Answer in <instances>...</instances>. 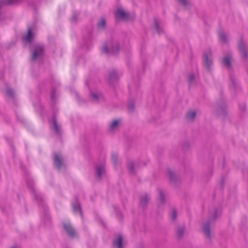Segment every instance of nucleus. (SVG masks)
Here are the masks:
<instances>
[{"label":"nucleus","instance_id":"f257e3e1","mask_svg":"<svg viewBox=\"0 0 248 248\" xmlns=\"http://www.w3.org/2000/svg\"><path fill=\"white\" fill-rule=\"evenodd\" d=\"M220 213L221 210L220 209L214 208L213 210H210L209 212V220L206 222L203 225V232L209 239H211V224L218 217Z\"/></svg>","mask_w":248,"mask_h":248},{"label":"nucleus","instance_id":"f03ea898","mask_svg":"<svg viewBox=\"0 0 248 248\" xmlns=\"http://www.w3.org/2000/svg\"><path fill=\"white\" fill-rule=\"evenodd\" d=\"M119 50V44L116 40H112L108 43H105L101 48L103 53L116 54Z\"/></svg>","mask_w":248,"mask_h":248},{"label":"nucleus","instance_id":"7ed1b4c3","mask_svg":"<svg viewBox=\"0 0 248 248\" xmlns=\"http://www.w3.org/2000/svg\"><path fill=\"white\" fill-rule=\"evenodd\" d=\"M44 53V47L41 45H35L31 51V61L33 62L37 60L41 59Z\"/></svg>","mask_w":248,"mask_h":248},{"label":"nucleus","instance_id":"20e7f679","mask_svg":"<svg viewBox=\"0 0 248 248\" xmlns=\"http://www.w3.org/2000/svg\"><path fill=\"white\" fill-rule=\"evenodd\" d=\"M27 183L31 189L33 196L39 202H42L43 198L40 193L35 189L34 183L31 180H27Z\"/></svg>","mask_w":248,"mask_h":248},{"label":"nucleus","instance_id":"39448f33","mask_svg":"<svg viewBox=\"0 0 248 248\" xmlns=\"http://www.w3.org/2000/svg\"><path fill=\"white\" fill-rule=\"evenodd\" d=\"M64 231L71 238H75L77 235V233L71 223L69 222H63L62 223Z\"/></svg>","mask_w":248,"mask_h":248},{"label":"nucleus","instance_id":"423d86ee","mask_svg":"<svg viewBox=\"0 0 248 248\" xmlns=\"http://www.w3.org/2000/svg\"><path fill=\"white\" fill-rule=\"evenodd\" d=\"M238 46L239 52L242 57V58L247 60L248 59V47L245 43H244L242 40L241 39L238 42Z\"/></svg>","mask_w":248,"mask_h":248},{"label":"nucleus","instance_id":"0eeeda50","mask_svg":"<svg viewBox=\"0 0 248 248\" xmlns=\"http://www.w3.org/2000/svg\"><path fill=\"white\" fill-rule=\"evenodd\" d=\"M203 61L205 68L208 70H210L213 65L212 54L210 51H209L208 54L206 53H204Z\"/></svg>","mask_w":248,"mask_h":248},{"label":"nucleus","instance_id":"6e6552de","mask_svg":"<svg viewBox=\"0 0 248 248\" xmlns=\"http://www.w3.org/2000/svg\"><path fill=\"white\" fill-rule=\"evenodd\" d=\"M141 165L145 166L146 164L143 162L141 163H135L133 161H130L127 163V169L130 173L135 174L137 170H138Z\"/></svg>","mask_w":248,"mask_h":248},{"label":"nucleus","instance_id":"1a4fd4ad","mask_svg":"<svg viewBox=\"0 0 248 248\" xmlns=\"http://www.w3.org/2000/svg\"><path fill=\"white\" fill-rule=\"evenodd\" d=\"M105 174V169L104 164H98L95 168V176L97 180H100Z\"/></svg>","mask_w":248,"mask_h":248},{"label":"nucleus","instance_id":"9d476101","mask_svg":"<svg viewBox=\"0 0 248 248\" xmlns=\"http://www.w3.org/2000/svg\"><path fill=\"white\" fill-rule=\"evenodd\" d=\"M231 83L230 87L231 91L236 92L239 89V85L237 82L236 78L232 73H230Z\"/></svg>","mask_w":248,"mask_h":248},{"label":"nucleus","instance_id":"9b49d317","mask_svg":"<svg viewBox=\"0 0 248 248\" xmlns=\"http://www.w3.org/2000/svg\"><path fill=\"white\" fill-rule=\"evenodd\" d=\"M72 206L73 211L75 212V213H79L81 216V217H82L83 214L81 210V205L78 200L77 198H76L75 201L72 202Z\"/></svg>","mask_w":248,"mask_h":248},{"label":"nucleus","instance_id":"f8f14e48","mask_svg":"<svg viewBox=\"0 0 248 248\" xmlns=\"http://www.w3.org/2000/svg\"><path fill=\"white\" fill-rule=\"evenodd\" d=\"M232 58L231 55H228L225 56L222 60L223 65L229 70H231L232 69Z\"/></svg>","mask_w":248,"mask_h":248},{"label":"nucleus","instance_id":"ddd939ff","mask_svg":"<svg viewBox=\"0 0 248 248\" xmlns=\"http://www.w3.org/2000/svg\"><path fill=\"white\" fill-rule=\"evenodd\" d=\"M90 97L94 103H98L104 99L103 95L100 93H96L91 92Z\"/></svg>","mask_w":248,"mask_h":248},{"label":"nucleus","instance_id":"4468645a","mask_svg":"<svg viewBox=\"0 0 248 248\" xmlns=\"http://www.w3.org/2000/svg\"><path fill=\"white\" fill-rule=\"evenodd\" d=\"M115 16L118 19H127L129 17V14L125 13L122 9H118L115 14Z\"/></svg>","mask_w":248,"mask_h":248},{"label":"nucleus","instance_id":"2eb2a0df","mask_svg":"<svg viewBox=\"0 0 248 248\" xmlns=\"http://www.w3.org/2000/svg\"><path fill=\"white\" fill-rule=\"evenodd\" d=\"M52 128L54 129L55 133L57 134H60L61 133L62 128L61 126L58 124L57 119L54 116L52 120Z\"/></svg>","mask_w":248,"mask_h":248},{"label":"nucleus","instance_id":"dca6fc26","mask_svg":"<svg viewBox=\"0 0 248 248\" xmlns=\"http://www.w3.org/2000/svg\"><path fill=\"white\" fill-rule=\"evenodd\" d=\"M118 76L115 70L110 71L108 78V80L110 84H113L117 80Z\"/></svg>","mask_w":248,"mask_h":248},{"label":"nucleus","instance_id":"f3484780","mask_svg":"<svg viewBox=\"0 0 248 248\" xmlns=\"http://www.w3.org/2000/svg\"><path fill=\"white\" fill-rule=\"evenodd\" d=\"M113 246L115 248H123V236L120 234L113 241Z\"/></svg>","mask_w":248,"mask_h":248},{"label":"nucleus","instance_id":"a211bd4d","mask_svg":"<svg viewBox=\"0 0 248 248\" xmlns=\"http://www.w3.org/2000/svg\"><path fill=\"white\" fill-rule=\"evenodd\" d=\"M54 164L58 169H60L62 166L61 158L56 153L54 154Z\"/></svg>","mask_w":248,"mask_h":248},{"label":"nucleus","instance_id":"6ab92c4d","mask_svg":"<svg viewBox=\"0 0 248 248\" xmlns=\"http://www.w3.org/2000/svg\"><path fill=\"white\" fill-rule=\"evenodd\" d=\"M149 197L147 194H144L141 196L140 203V206L143 208L146 207L149 201Z\"/></svg>","mask_w":248,"mask_h":248},{"label":"nucleus","instance_id":"aec40b11","mask_svg":"<svg viewBox=\"0 0 248 248\" xmlns=\"http://www.w3.org/2000/svg\"><path fill=\"white\" fill-rule=\"evenodd\" d=\"M226 113V108L225 105L219 106L217 107V113L218 115L225 116Z\"/></svg>","mask_w":248,"mask_h":248},{"label":"nucleus","instance_id":"412c9836","mask_svg":"<svg viewBox=\"0 0 248 248\" xmlns=\"http://www.w3.org/2000/svg\"><path fill=\"white\" fill-rule=\"evenodd\" d=\"M220 41L223 43H226L228 41V35L222 31L218 33Z\"/></svg>","mask_w":248,"mask_h":248},{"label":"nucleus","instance_id":"4be33fe9","mask_svg":"<svg viewBox=\"0 0 248 248\" xmlns=\"http://www.w3.org/2000/svg\"><path fill=\"white\" fill-rule=\"evenodd\" d=\"M158 192L159 194V202L160 204H163L165 202V198L164 191L161 189H158Z\"/></svg>","mask_w":248,"mask_h":248},{"label":"nucleus","instance_id":"5701e85b","mask_svg":"<svg viewBox=\"0 0 248 248\" xmlns=\"http://www.w3.org/2000/svg\"><path fill=\"white\" fill-rule=\"evenodd\" d=\"M168 174L170 181L175 183L177 180V176L174 172L170 170H168Z\"/></svg>","mask_w":248,"mask_h":248},{"label":"nucleus","instance_id":"b1692460","mask_svg":"<svg viewBox=\"0 0 248 248\" xmlns=\"http://www.w3.org/2000/svg\"><path fill=\"white\" fill-rule=\"evenodd\" d=\"M185 227L183 226H179L178 227L176 233L177 237L179 238H182L184 234Z\"/></svg>","mask_w":248,"mask_h":248},{"label":"nucleus","instance_id":"393cba45","mask_svg":"<svg viewBox=\"0 0 248 248\" xmlns=\"http://www.w3.org/2000/svg\"><path fill=\"white\" fill-rule=\"evenodd\" d=\"M33 33L31 29L28 30L27 34L25 37V40L28 42H31L32 40Z\"/></svg>","mask_w":248,"mask_h":248},{"label":"nucleus","instance_id":"a878e982","mask_svg":"<svg viewBox=\"0 0 248 248\" xmlns=\"http://www.w3.org/2000/svg\"><path fill=\"white\" fill-rule=\"evenodd\" d=\"M196 116V112L194 110L189 111L187 114L186 117L189 120H193Z\"/></svg>","mask_w":248,"mask_h":248},{"label":"nucleus","instance_id":"bb28decb","mask_svg":"<svg viewBox=\"0 0 248 248\" xmlns=\"http://www.w3.org/2000/svg\"><path fill=\"white\" fill-rule=\"evenodd\" d=\"M106 26V20L105 18L101 17L100 20L98 21L97 26L99 29H104Z\"/></svg>","mask_w":248,"mask_h":248},{"label":"nucleus","instance_id":"cd10ccee","mask_svg":"<svg viewBox=\"0 0 248 248\" xmlns=\"http://www.w3.org/2000/svg\"><path fill=\"white\" fill-rule=\"evenodd\" d=\"M128 110L129 112H132L135 108V102L133 100L129 101L127 106Z\"/></svg>","mask_w":248,"mask_h":248},{"label":"nucleus","instance_id":"c85d7f7f","mask_svg":"<svg viewBox=\"0 0 248 248\" xmlns=\"http://www.w3.org/2000/svg\"><path fill=\"white\" fill-rule=\"evenodd\" d=\"M155 30L159 34L163 32L162 28L160 26L159 23L157 20H155Z\"/></svg>","mask_w":248,"mask_h":248},{"label":"nucleus","instance_id":"c756f323","mask_svg":"<svg viewBox=\"0 0 248 248\" xmlns=\"http://www.w3.org/2000/svg\"><path fill=\"white\" fill-rule=\"evenodd\" d=\"M20 1V0H4L3 3L6 5H12L17 3Z\"/></svg>","mask_w":248,"mask_h":248},{"label":"nucleus","instance_id":"7c9ffc66","mask_svg":"<svg viewBox=\"0 0 248 248\" xmlns=\"http://www.w3.org/2000/svg\"><path fill=\"white\" fill-rule=\"evenodd\" d=\"M170 217L172 220H175L177 217V210L175 208H173L170 213Z\"/></svg>","mask_w":248,"mask_h":248},{"label":"nucleus","instance_id":"2f4dec72","mask_svg":"<svg viewBox=\"0 0 248 248\" xmlns=\"http://www.w3.org/2000/svg\"><path fill=\"white\" fill-rule=\"evenodd\" d=\"M119 122L118 120L113 121L110 125V128L111 130L115 129L118 126Z\"/></svg>","mask_w":248,"mask_h":248},{"label":"nucleus","instance_id":"473e14b6","mask_svg":"<svg viewBox=\"0 0 248 248\" xmlns=\"http://www.w3.org/2000/svg\"><path fill=\"white\" fill-rule=\"evenodd\" d=\"M6 93L8 96L11 98L14 97L15 93L12 89H8L6 91Z\"/></svg>","mask_w":248,"mask_h":248},{"label":"nucleus","instance_id":"72a5a7b5","mask_svg":"<svg viewBox=\"0 0 248 248\" xmlns=\"http://www.w3.org/2000/svg\"><path fill=\"white\" fill-rule=\"evenodd\" d=\"M112 161L115 167L116 166L117 162V155L116 154H113L112 155Z\"/></svg>","mask_w":248,"mask_h":248},{"label":"nucleus","instance_id":"f704fd0d","mask_svg":"<svg viewBox=\"0 0 248 248\" xmlns=\"http://www.w3.org/2000/svg\"><path fill=\"white\" fill-rule=\"evenodd\" d=\"M195 79V76L193 74H191L188 76V80L189 85H191Z\"/></svg>","mask_w":248,"mask_h":248},{"label":"nucleus","instance_id":"c9c22d12","mask_svg":"<svg viewBox=\"0 0 248 248\" xmlns=\"http://www.w3.org/2000/svg\"><path fill=\"white\" fill-rule=\"evenodd\" d=\"M189 0H177L178 2L184 6H186L188 5Z\"/></svg>","mask_w":248,"mask_h":248},{"label":"nucleus","instance_id":"e433bc0d","mask_svg":"<svg viewBox=\"0 0 248 248\" xmlns=\"http://www.w3.org/2000/svg\"><path fill=\"white\" fill-rule=\"evenodd\" d=\"M45 219V221H46L45 222V223L46 224V225H48L49 224V223L50 222V218L49 216L48 215H46Z\"/></svg>","mask_w":248,"mask_h":248},{"label":"nucleus","instance_id":"4c0bfd02","mask_svg":"<svg viewBox=\"0 0 248 248\" xmlns=\"http://www.w3.org/2000/svg\"><path fill=\"white\" fill-rule=\"evenodd\" d=\"M78 16V14L73 13V16L71 20L72 22H76L77 20V17Z\"/></svg>","mask_w":248,"mask_h":248},{"label":"nucleus","instance_id":"58836bf2","mask_svg":"<svg viewBox=\"0 0 248 248\" xmlns=\"http://www.w3.org/2000/svg\"><path fill=\"white\" fill-rule=\"evenodd\" d=\"M55 91L52 90L51 93V94H50V98L52 101H54L55 100Z\"/></svg>","mask_w":248,"mask_h":248},{"label":"nucleus","instance_id":"ea45409f","mask_svg":"<svg viewBox=\"0 0 248 248\" xmlns=\"http://www.w3.org/2000/svg\"><path fill=\"white\" fill-rule=\"evenodd\" d=\"M117 217L119 218V219L121 220V219L122 218V215L121 213L118 212L117 213Z\"/></svg>","mask_w":248,"mask_h":248},{"label":"nucleus","instance_id":"a19ab883","mask_svg":"<svg viewBox=\"0 0 248 248\" xmlns=\"http://www.w3.org/2000/svg\"><path fill=\"white\" fill-rule=\"evenodd\" d=\"M85 84H86V86H88V82L87 81L86 82Z\"/></svg>","mask_w":248,"mask_h":248},{"label":"nucleus","instance_id":"79ce46f5","mask_svg":"<svg viewBox=\"0 0 248 248\" xmlns=\"http://www.w3.org/2000/svg\"><path fill=\"white\" fill-rule=\"evenodd\" d=\"M12 248H16V247H12Z\"/></svg>","mask_w":248,"mask_h":248}]
</instances>
